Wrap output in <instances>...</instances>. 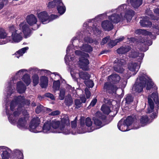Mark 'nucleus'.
I'll return each mask as SVG.
<instances>
[{
  "mask_svg": "<svg viewBox=\"0 0 159 159\" xmlns=\"http://www.w3.org/2000/svg\"><path fill=\"white\" fill-rule=\"evenodd\" d=\"M56 6L58 13L62 15L66 11V8L61 0H54L49 2L47 4V7L49 8L54 7Z\"/></svg>",
  "mask_w": 159,
  "mask_h": 159,
  "instance_id": "ddd939ff",
  "label": "nucleus"
},
{
  "mask_svg": "<svg viewBox=\"0 0 159 159\" xmlns=\"http://www.w3.org/2000/svg\"><path fill=\"white\" fill-rule=\"evenodd\" d=\"M82 102L83 103H85L86 101V98L84 96H82L80 97Z\"/></svg>",
  "mask_w": 159,
  "mask_h": 159,
  "instance_id": "e2e57ef3",
  "label": "nucleus"
},
{
  "mask_svg": "<svg viewBox=\"0 0 159 159\" xmlns=\"http://www.w3.org/2000/svg\"><path fill=\"white\" fill-rule=\"evenodd\" d=\"M43 106L41 105L37 106L36 109V112L38 114L39 113L43 110Z\"/></svg>",
  "mask_w": 159,
  "mask_h": 159,
  "instance_id": "864d4df0",
  "label": "nucleus"
},
{
  "mask_svg": "<svg viewBox=\"0 0 159 159\" xmlns=\"http://www.w3.org/2000/svg\"><path fill=\"white\" fill-rule=\"evenodd\" d=\"M79 76L80 78L83 80H87L90 77L89 75L87 72L83 71L79 72Z\"/></svg>",
  "mask_w": 159,
  "mask_h": 159,
  "instance_id": "a19ab883",
  "label": "nucleus"
},
{
  "mask_svg": "<svg viewBox=\"0 0 159 159\" xmlns=\"http://www.w3.org/2000/svg\"><path fill=\"white\" fill-rule=\"evenodd\" d=\"M84 83L89 88H92L94 85L93 81L91 80L85 81Z\"/></svg>",
  "mask_w": 159,
  "mask_h": 159,
  "instance_id": "49530a36",
  "label": "nucleus"
},
{
  "mask_svg": "<svg viewBox=\"0 0 159 159\" xmlns=\"http://www.w3.org/2000/svg\"><path fill=\"white\" fill-rule=\"evenodd\" d=\"M85 93L87 98H89L90 96V92L87 88H86L85 89Z\"/></svg>",
  "mask_w": 159,
  "mask_h": 159,
  "instance_id": "5fc2aeb1",
  "label": "nucleus"
},
{
  "mask_svg": "<svg viewBox=\"0 0 159 159\" xmlns=\"http://www.w3.org/2000/svg\"><path fill=\"white\" fill-rule=\"evenodd\" d=\"M30 104V101L25 99L24 97H15L10 103V110L6 109V112L9 122L14 125L19 117L17 123V127L22 129H26L28 126L27 119L28 113L27 111L24 109Z\"/></svg>",
  "mask_w": 159,
  "mask_h": 159,
  "instance_id": "f257e3e1",
  "label": "nucleus"
},
{
  "mask_svg": "<svg viewBox=\"0 0 159 159\" xmlns=\"http://www.w3.org/2000/svg\"><path fill=\"white\" fill-rule=\"evenodd\" d=\"M65 90L64 89H61L59 95V98L60 100H63L64 98Z\"/></svg>",
  "mask_w": 159,
  "mask_h": 159,
  "instance_id": "c03bdc74",
  "label": "nucleus"
},
{
  "mask_svg": "<svg viewBox=\"0 0 159 159\" xmlns=\"http://www.w3.org/2000/svg\"><path fill=\"white\" fill-rule=\"evenodd\" d=\"M133 98L132 96L128 94L125 98V102L127 104H129L133 102Z\"/></svg>",
  "mask_w": 159,
  "mask_h": 159,
  "instance_id": "a18cd8bd",
  "label": "nucleus"
},
{
  "mask_svg": "<svg viewBox=\"0 0 159 159\" xmlns=\"http://www.w3.org/2000/svg\"><path fill=\"white\" fill-rule=\"evenodd\" d=\"M101 110L105 114L108 115L111 112V110L107 105H103L101 107Z\"/></svg>",
  "mask_w": 159,
  "mask_h": 159,
  "instance_id": "ea45409f",
  "label": "nucleus"
},
{
  "mask_svg": "<svg viewBox=\"0 0 159 159\" xmlns=\"http://www.w3.org/2000/svg\"><path fill=\"white\" fill-rule=\"evenodd\" d=\"M80 48L81 50L88 52H90L93 51L92 48L87 44H84L82 47H80Z\"/></svg>",
  "mask_w": 159,
  "mask_h": 159,
  "instance_id": "e433bc0d",
  "label": "nucleus"
},
{
  "mask_svg": "<svg viewBox=\"0 0 159 159\" xmlns=\"http://www.w3.org/2000/svg\"><path fill=\"white\" fill-rule=\"evenodd\" d=\"M132 118L130 116H128L125 120L121 119L118 123V129L123 132L129 130L128 127L132 124Z\"/></svg>",
  "mask_w": 159,
  "mask_h": 159,
  "instance_id": "4468645a",
  "label": "nucleus"
},
{
  "mask_svg": "<svg viewBox=\"0 0 159 159\" xmlns=\"http://www.w3.org/2000/svg\"><path fill=\"white\" fill-rule=\"evenodd\" d=\"M108 80L110 82L116 83L120 80V77L117 74H113L108 76Z\"/></svg>",
  "mask_w": 159,
  "mask_h": 159,
  "instance_id": "cd10ccee",
  "label": "nucleus"
},
{
  "mask_svg": "<svg viewBox=\"0 0 159 159\" xmlns=\"http://www.w3.org/2000/svg\"><path fill=\"white\" fill-rule=\"evenodd\" d=\"M118 63L115 64L114 68V70L119 73H122L124 71V69L121 67L125 63V61L123 59L118 60L117 61Z\"/></svg>",
  "mask_w": 159,
  "mask_h": 159,
  "instance_id": "412c9836",
  "label": "nucleus"
},
{
  "mask_svg": "<svg viewBox=\"0 0 159 159\" xmlns=\"http://www.w3.org/2000/svg\"><path fill=\"white\" fill-rule=\"evenodd\" d=\"M129 56L132 58L136 57H138V53L134 50H132L129 54Z\"/></svg>",
  "mask_w": 159,
  "mask_h": 159,
  "instance_id": "de8ad7c7",
  "label": "nucleus"
},
{
  "mask_svg": "<svg viewBox=\"0 0 159 159\" xmlns=\"http://www.w3.org/2000/svg\"><path fill=\"white\" fill-rule=\"evenodd\" d=\"M149 18L147 16L140 20V23L141 26L143 27H149L151 26L152 24L149 20Z\"/></svg>",
  "mask_w": 159,
  "mask_h": 159,
  "instance_id": "bb28decb",
  "label": "nucleus"
},
{
  "mask_svg": "<svg viewBox=\"0 0 159 159\" xmlns=\"http://www.w3.org/2000/svg\"><path fill=\"white\" fill-rule=\"evenodd\" d=\"M40 122L38 117H36L33 118L31 121L29 125V130L34 133L41 132L42 128L40 125Z\"/></svg>",
  "mask_w": 159,
  "mask_h": 159,
  "instance_id": "f8f14e48",
  "label": "nucleus"
},
{
  "mask_svg": "<svg viewBox=\"0 0 159 159\" xmlns=\"http://www.w3.org/2000/svg\"><path fill=\"white\" fill-rule=\"evenodd\" d=\"M96 129L95 127L93 125V122L91 118L89 117L87 118L85 120V124L84 120L82 118L80 119V127L78 129L77 132L71 131V133L73 134H82L86 132H91Z\"/></svg>",
  "mask_w": 159,
  "mask_h": 159,
  "instance_id": "39448f33",
  "label": "nucleus"
},
{
  "mask_svg": "<svg viewBox=\"0 0 159 159\" xmlns=\"http://www.w3.org/2000/svg\"><path fill=\"white\" fill-rule=\"evenodd\" d=\"M146 84H147V89H150L152 86L151 80L145 74L141 72L133 87V90L136 93H140Z\"/></svg>",
  "mask_w": 159,
  "mask_h": 159,
  "instance_id": "20e7f679",
  "label": "nucleus"
},
{
  "mask_svg": "<svg viewBox=\"0 0 159 159\" xmlns=\"http://www.w3.org/2000/svg\"><path fill=\"white\" fill-rule=\"evenodd\" d=\"M104 89L107 92L112 93H115L117 88L116 86L112 85L111 83L107 82L104 84Z\"/></svg>",
  "mask_w": 159,
  "mask_h": 159,
  "instance_id": "aec40b11",
  "label": "nucleus"
},
{
  "mask_svg": "<svg viewBox=\"0 0 159 159\" xmlns=\"http://www.w3.org/2000/svg\"><path fill=\"white\" fill-rule=\"evenodd\" d=\"M97 100L96 99H93L90 104V106H93L96 103Z\"/></svg>",
  "mask_w": 159,
  "mask_h": 159,
  "instance_id": "680f3d73",
  "label": "nucleus"
},
{
  "mask_svg": "<svg viewBox=\"0 0 159 159\" xmlns=\"http://www.w3.org/2000/svg\"><path fill=\"white\" fill-rule=\"evenodd\" d=\"M26 86L21 81H19L17 84L16 89L17 91L20 93H24L26 89Z\"/></svg>",
  "mask_w": 159,
  "mask_h": 159,
  "instance_id": "c85d7f7f",
  "label": "nucleus"
},
{
  "mask_svg": "<svg viewBox=\"0 0 159 159\" xmlns=\"http://www.w3.org/2000/svg\"><path fill=\"white\" fill-rule=\"evenodd\" d=\"M52 130L50 123L49 122H47L44 124L41 132L45 133H53Z\"/></svg>",
  "mask_w": 159,
  "mask_h": 159,
  "instance_id": "393cba45",
  "label": "nucleus"
},
{
  "mask_svg": "<svg viewBox=\"0 0 159 159\" xmlns=\"http://www.w3.org/2000/svg\"><path fill=\"white\" fill-rule=\"evenodd\" d=\"M146 42L145 43V44H147V45H150L152 44V42L151 40H146Z\"/></svg>",
  "mask_w": 159,
  "mask_h": 159,
  "instance_id": "0e129e2a",
  "label": "nucleus"
},
{
  "mask_svg": "<svg viewBox=\"0 0 159 159\" xmlns=\"http://www.w3.org/2000/svg\"><path fill=\"white\" fill-rule=\"evenodd\" d=\"M50 124L53 133H62L68 134L71 133L67 116H65L61 119V123L59 121L53 120Z\"/></svg>",
  "mask_w": 159,
  "mask_h": 159,
  "instance_id": "7ed1b4c3",
  "label": "nucleus"
},
{
  "mask_svg": "<svg viewBox=\"0 0 159 159\" xmlns=\"http://www.w3.org/2000/svg\"><path fill=\"white\" fill-rule=\"evenodd\" d=\"M45 95L46 97L49 98L52 100L54 99V97L53 95L50 93H46L45 94Z\"/></svg>",
  "mask_w": 159,
  "mask_h": 159,
  "instance_id": "4d7b16f0",
  "label": "nucleus"
},
{
  "mask_svg": "<svg viewBox=\"0 0 159 159\" xmlns=\"http://www.w3.org/2000/svg\"><path fill=\"white\" fill-rule=\"evenodd\" d=\"M130 3L134 7L136 8L142 5V0H130Z\"/></svg>",
  "mask_w": 159,
  "mask_h": 159,
  "instance_id": "f704fd0d",
  "label": "nucleus"
},
{
  "mask_svg": "<svg viewBox=\"0 0 159 159\" xmlns=\"http://www.w3.org/2000/svg\"><path fill=\"white\" fill-rule=\"evenodd\" d=\"M70 74H71L72 76H73V77H74H74H76L75 75L76 74H75L74 75V72L72 70H70Z\"/></svg>",
  "mask_w": 159,
  "mask_h": 159,
  "instance_id": "774afa93",
  "label": "nucleus"
},
{
  "mask_svg": "<svg viewBox=\"0 0 159 159\" xmlns=\"http://www.w3.org/2000/svg\"><path fill=\"white\" fill-rule=\"evenodd\" d=\"M148 108L147 112L150 113L152 112L154 108V104L153 101L155 103L157 107H155L156 111L158 109V105H159V99L157 94V93H153L151 96H149L148 97Z\"/></svg>",
  "mask_w": 159,
  "mask_h": 159,
  "instance_id": "6e6552de",
  "label": "nucleus"
},
{
  "mask_svg": "<svg viewBox=\"0 0 159 159\" xmlns=\"http://www.w3.org/2000/svg\"><path fill=\"white\" fill-rule=\"evenodd\" d=\"M14 156L12 159H23V155L20 150L16 149L13 151Z\"/></svg>",
  "mask_w": 159,
  "mask_h": 159,
  "instance_id": "c756f323",
  "label": "nucleus"
},
{
  "mask_svg": "<svg viewBox=\"0 0 159 159\" xmlns=\"http://www.w3.org/2000/svg\"><path fill=\"white\" fill-rule=\"evenodd\" d=\"M144 56L143 53H140L138 54V59L139 60V63H132L129 64L128 66V69L131 72L130 74L128 72L127 74V77L129 78L132 75H135L138 71L140 66L141 62L140 61L143 59Z\"/></svg>",
  "mask_w": 159,
  "mask_h": 159,
  "instance_id": "9d476101",
  "label": "nucleus"
},
{
  "mask_svg": "<svg viewBox=\"0 0 159 159\" xmlns=\"http://www.w3.org/2000/svg\"><path fill=\"white\" fill-rule=\"evenodd\" d=\"M22 80L27 86H28L31 83V79L30 76L27 74H25L22 77Z\"/></svg>",
  "mask_w": 159,
  "mask_h": 159,
  "instance_id": "473e14b6",
  "label": "nucleus"
},
{
  "mask_svg": "<svg viewBox=\"0 0 159 159\" xmlns=\"http://www.w3.org/2000/svg\"><path fill=\"white\" fill-rule=\"evenodd\" d=\"M157 116V113H152L151 114V117L152 118L154 119V118H156Z\"/></svg>",
  "mask_w": 159,
  "mask_h": 159,
  "instance_id": "69168bd1",
  "label": "nucleus"
},
{
  "mask_svg": "<svg viewBox=\"0 0 159 159\" xmlns=\"http://www.w3.org/2000/svg\"><path fill=\"white\" fill-rule=\"evenodd\" d=\"M75 105L77 108H79L82 106V102L79 99H76L75 101Z\"/></svg>",
  "mask_w": 159,
  "mask_h": 159,
  "instance_id": "3c124183",
  "label": "nucleus"
},
{
  "mask_svg": "<svg viewBox=\"0 0 159 159\" xmlns=\"http://www.w3.org/2000/svg\"><path fill=\"white\" fill-rule=\"evenodd\" d=\"M11 151V149L8 148L4 146L2 153L1 154V159H10Z\"/></svg>",
  "mask_w": 159,
  "mask_h": 159,
  "instance_id": "4be33fe9",
  "label": "nucleus"
},
{
  "mask_svg": "<svg viewBox=\"0 0 159 159\" xmlns=\"http://www.w3.org/2000/svg\"><path fill=\"white\" fill-rule=\"evenodd\" d=\"M29 71L37 72L38 73H40L42 75L45 73L49 75L51 73V72L48 70H40L35 67L30 68L28 70L25 69L20 70L16 73L14 77L12 78V80L10 81V82L8 83V86L5 90L7 94V97H9L15 90V87L13 86L14 82H16L17 79H20L21 77H22V75L26 74V73L28 72Z\"/></svg>",
  "mask_w": 159,
  "mask_h": 159,
  "instance_id": "f03ea898",
  "label": "nucleus"
},
{
  "mask_svg": "<svg viewBox=\"0 0 159 159\" xmlns=\"http://www.w3.org/2000/svg\"><path fill=\"white\" fill-rule=\"evenodd\" d=\"M84 40L87 42L92 43L93 42V39L89 37H85L84 38Z\"/></svg>",
  "mask_w": 159,
  "mask_h": 159,
  "instance_id": "13d9d810",
  "label": "nucleus"
},
{
  "mask_svg": "<svg viewBox=\"0 0 159 159\" xmlns=\"http://www.w3.org/2000/svg\"><path fill=\"white\" fill-rule=\"evenodd\" d=\"M59 113L60 112L59 111H56L52 112L50 114V115L52 116H56L59 115Z\"/></svg>",
  "mask_w": 159,
  "mask_h": 159,
  "instance_id": "bf43d9fd",
  "label": "nucleus"
},
{
  "mask_svg": "<svg viewBox=\"0 0 159 159\" xmlns=\"http://www.w3.org/2000/svg\"><path fill=\"white\" fill-rule=\"evenodd\" d=\"M65 102L66 104L68 106H71L72 104L73 101L70 95H68L66 97Z\"/></svg>",
  "mask_w": 159,
  "mask_h": 159,
  "instance_id": "58836bf2",
  "label": "nucleus"
},
{
  "mask_svg": "<svg viewBox=\"0 0 159 159\" xmlns=\"http://www.w3.org/2000/svg\"><path fill=\"white\" fill-rule=\"evenodd\" d=\"M60 86V82L58 80L54 82L53 83V88L54 90L56 91L59 90Z\"/></svg>",
  "mask_w": 159,
  "mask_h": 159,
  "instance_id": "37998d69",
  "label": "nucleus"
},
{
  "mask_svg": "<svg viewBox=\"0 0 159 159\" xmlns=\"http://www.w3.org/2000/svg\"><path fill=\"white\" fill-rule=\"evenodd\" d=\"M75 53L77 55L81 56L79 59V64L80 67L84 70L88 69V65L89 63V61L87 59L89 57V55L79 50L75 51Z\"/></svg>",
  "mask_w": 159,
  "mask_h": 159,
  "instance_id": "1a4fd4ad",
  "label": "nucleus"
},
{
  "mask_svg": "<svg viewBox=\"0 0 159 159\" xmlns=\"http://www.w3.org/2000/svg\"><path fill=\"white\" fill-rule=\"evenodd\" d=\"M39 20L43 24H46L50 21L58 17L57 15H49L46 11H43L38 14Z\"/></svg>",
  "mask_w": 159,
  "mask_h": 159,
  "instance_id": "9b49d317",
  "label": "nucleus"
},
{
  "mask_svg": "<svg viewBox=\"0 0 159 159\" xmlns=\"http://www.w3.org/2000/svg\"><path fill=\"white\" fill-rule=\"evenodd\" d=\"M77 117H76L75 118V120L73 121H71V125L72 129L75 128L76 127L77 125Z\"/></svg>",
  "mask_w": 159,
  "mask_h": 159,
  "instance_id": "09e8293b",
  "label": "nucleus"
},
{
  "mask_svg": "<svg viewBox=\"0 0 159 159\" xmlns=\"http://www.w3.org/2000/svg\"><path fill=\"white\" fill-rule=\"evenodd\" d=\"M114 13L108 17V19L113 24H117L120 21L125 20V19L127 21H129L134 15V12H131V14L127 16L128 12L127 11L124 17L120 15L119 14L116 12Z\"/></svg>",
  "mask_w": 159,
  "mask_h": 159,
  "instance_id": "423d86ee",
  "label": "nucleus"
},
{
  "mask_svg": "<svg viewBox=\"0 0 159 159\" xmlns=\"http://www.w3.org/2000/svg\"><path fill=\"white\" fill-rule=\"evenodd\" d=\"M33 82L34 86L37 85L39 83V77L37 75H34L32 77Z\"/></svg>",
  "mask_w": 159,
  "mask_h": 159,
  "instance_id": "79ce46f5",
  "label": "nucleus"
},
{
  "mask_svg": "<svg viewBox=\"0 0 159 159\" xmlns=\"http://www.w3.org/2000/svg\"><path fill=\"white\" fill-rule=\"evenodd\" d=\"M101 25L102 28L107 31L110 30L113 28L112 23L111 22H110L108 20L103 21Z\"/></svg>",
  "mask_w": 159,
  "mask_h": 159,
  "instance_id": "5701e85b",
  "label": "nucleus"
},
{
  "mask_svg": "<svg viewBox=\"0 0 159 159\" xmlns=\"http://www.w3.org/2000/svg\"><path fill=\"white\" fill-rule=\"evenodd\" d=\"M140 123L142 126H144L149 123L148 117L143 116L140 119Z\"/></svg>",
  "mask_w": 159,
  "mask_h": 159,
  "instance_id": "72a5a7b5",
  "label": "nucleus"
},
{
  "mask_svg": "<svg viewBox=\"0 0 159 159\" xmlns=\"http://www.w3.org/2000/svg\"><path fill=\"white\" fill-rule=\"evenodd\" d=\"M154 13L156 14V16L157 17L155 18L154 15H152L151 11L149 9L146 10V13L147 15L150 16L152 19L157 20L158 19V16H159V9L157 8L155 9L154 10Z\"/></svg>",
  "mask_w": 159,
  "mask_h": 159,
  "instance_id": "a878e982",
  "label": "nucleus"
},
{
  "mask_svg": "<svg viewBox=\"0 0 159 159\" xmlns=\"http://www.w3.org/2000/svg\"><path fill=\"white\" fill-rule=\"evenodd\" d=\"M66 88L71 90V91H72L74 89V88H72L71 86L69 85H67Z\"/></svg>",
  "mask_w": 159,
  "mask_h": 159,
  "instance_id": "338daca9",
  "label": "nucleus"
},
{
  "mask_svg": "<svg viewBox=\"0 0 159 159\" xmlns=\"http://www.w3.org/2000/svg\"><path fill=\"white\" fill-rule=\"evenodd\" d=\"M127 6L125 4L121 5L117 9L114 10L113 11L114 12H116L118 13L120 15L123 17L124 16L123 14H124V12H125V15L126 13L127 12V11L128 12L127 16H129V14H131V11H133H133L129 9L127 10Z\"/></svg>",
  "mask_w": 159,
  "mask_h": 159,
  "instance_id": "f3484780",
  "label": "nucleus"
},
{
  "mask_svg": "<svg viewBox=\"0 0 159 159\" xmlns=\"http://www.w3.org/2000/svg\"><path fill=\"white\" fill-rule=\"evenodd\" d=\"M72 45H69L66 49V55L65 59V62L67 65L71 67V65H73L74 61H73L74 60V57L70 56V53L74 51L73 49H71Z\"/></svg>",
  "mask_w": 159,
  "mask_h": 159,
  "instance_id": "dca6fc26",
  "label": "nucleus"
},
{
  "mask_svg": "<svg viewBox=\"0 0 159 159\" xmlns=\"http://www.w3.org/2000/svg\"><path fill=\"white\" fill-rule=\"evenodd\" d=\"M105 118V116L100 112H97L95 116L93 118L94 124L96 126V129H99L103 126L102 122Z\"/></svg>",
  "mask_w": 159,
  "mask_h": 159,
  "instance_id": "2eb2a0df",
  "label": "nucleus"
},
{
  "mask_svg": "<svg viewBox=\"0 0 159 159\" xmlns=\"http://www.w3.org/2000/svg\"><path fill=\"white\" fill-rule=\"evenodd\" d=\"M10 30L11 32V35L7 37V41L11 43H18L23 39V34L19 30H16L15 27L13 25L10 26Z\"/></svg>",
  "mask_w": 159,
  "mask_h": 159,
  "instance_id": "0eeeda50",
  "label": "nucleus"
},
{
  "mask_svg": "<svg viewBox=\"0 0 159 159\" xmlns=\"http://www.w3.org/2000/svg\"><path fill=\"white\" fill-rule=\"evenodd\" d=\"M29 49L28 47L24 48L18 51L16 53L15 56L16 57L19 58V57L22 56L25 52L26 51Z\"/></svg>",
  "mask_w": 159,
  "mask_h": 159,
  "instance_id": "4c0bfd02",
  "label": "nucleus"
},
{
  "mask_svg": "<svg viewBox=\"0 0 159 159\" xmlns=\"http://www.w3.org/2000/svg\"><path fill=\"white\" fill-rule=\"evenodd\" d=\"M116 42V40H111L108 43V46L111 48L113 47V46H111L110 45H112Z\"/></svg>",
  "mask_w": 159,
  "mask_h": 159,
  "instance_id": "052dcab7",
  "label": "nucleus"
},
{
  "mask_svg": "<svg viewBox=\"0 0 159 159\" xmlns=\"http://www.w3.org/2000/svg\"><path fill=\"white\" fill-rule=\"evenodd\" d=\"M7 33L3 29L0 28V45L5 44L8 42Z\"/></svg>",
  "mask_w": 159,
  "mask_h": 159,
  "instance_id": "6ab92c4d",
  "label": "nucleus"
},
{
  "mask_svg": "<svg viewBox=\"0 0 159 159\" xmlns=\"http://www.w3.org/2000/svg\"><path fill=\"white\" fill-rule=\"evenodd\" d=\"M26 20L30 26H32L36 24L37 20L36 17L33 14H31L27 16Z\"/></svg>",
  "mask_w": 159,
  "mask_h": 159,
  "instance_id": "b1692460",
  "label": "nucleus"
},
{
  "mask_svg": "<svg viewBox=\"0 0 159 159\" xmlns=\"http://www.w3.org/2000/svg\"><path fill=\"white\" fill-rule=\"evenodd\" d=\"M129 46L122 47L117 49V52L118 54H125L130 50Z\"/></svg>",
  "mask_w": 159,
  "mask_h": 159,
  "instance_id": "c9c22d12",
  "label": "nucleus"
},
{
  "mask_svg": "<svg viewBox=\"0 0 159 159\" xmlns=\"http://www.w3.org/2000/svg\"><path fill=\"white\" fill-rule=\"evenodd\" d=\"M19 29L23 32L25 38L30 36L31 30L26 22H23L20 24Z\"/></svg>",
  "mask_w": 159,
  "mask_h": 159,
  "instance_id": "a211bd4d",
  "label": "nucleus"
},
{
  "mask_svg": "<svg viewBox=\"0 0 159 159\" xmlns=\"http://www.w3.org/2000/svg\"><path fill=\"white\" fill-rule=\"evenodd\" d=\"M135 33L138 34L149 35L152 39L154 38V36L152 34L151 32H148L144 30L139 29L137 30L136 31Z\"/></svg>",
  "mask_w": 159,
  "mask_h": 159,
  "instance_id": "2f4dec72",
  "label": "nucleus"
},
{
  "mask_svg": "<svg viewBox=\"0 0 159 159\" xmlns=\"http://www.w3.org/2000/svg\"><path fill=\"white\" fill-rule=\"evenodd\" d=\"M40 85L42 88H46L47 87L48 83V78L45 76H43L40 78Z\"/></svg>",
  "mask_w": 159,
  "mask_h": 159,
  "instance_id": "7c9ffc66",
  "label": "nucleus"
},
{
  "mask_svg": "<svg viewBox=\"0 0 159 159\" xmlns=\"http://www.w3.org/2000/svg\"><path fill=\"white\" fill-rule=\"evenodd\" d=\"M99 27H95L93 29V33L95 34H99L101 33V31L98 28Z\"/></svg>",
  "mask_w": 159,
  "mask_h": 159,
  "instance_id": "603ef678",
  "label": "nucleus"
},
{
  "mask_svg": "<svg viewBox=\"0 0 159 159\" xmlns=\"http://www.w3.org/2000/svg\"><path fill=\"white\" fill-rule=\"evenodd\" d=\"M109 39V37L107 36L102 39V41L101 43V44L102 45H104L108 41V40Z\"/></svg>",
  "mask_w": 159,
  "mask_h": 159,
  "instance_id": "6e6d98bb",
  "label": "nucleus"
},
{
  "mask_svg": "<svg viewBox=\"0 0 159 159\" xmlns=\"http://www.w3.org/2000/svg\"><path fill=\"white\" fill-rule=\"evenodd\" d=\"M124 39V37L123 36H121L119 39L116 40V42L114 43V44L112 45H110L111 46H114L116 45L118 43L121 42L123 41Z\"/></svg>",
  "mask_w": 159,
  "mask_h": 159,
  "instance_id": "8fccbe9b",
  "label": "nucleus"
}]
</instances>
